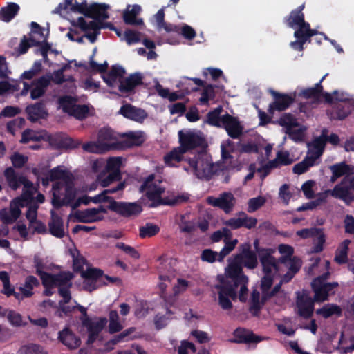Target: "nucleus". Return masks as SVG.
Instances as JSON below:
<instances>
[{
	"mask_svg": "<svg viewBox=\"0 0 354 354\" xmlns=\"http://www.w3.org/2000/svg\"><path fill=\"white\" fill-rule=\"evenodd\" d=\"M199 179L209 180L214 175V165L204 151L185 159Z\"/></svg>",
	"mask_w": 354,
	"mask_h": 354,
	"instance_id": "obj_2",
	"label": "nucleus"
},
{
	"mask_svg": "<svg viewBox=\"0 0 354 354\" xmlns=\"http://www.w3.org/2000/svg\"><path fill=\"white\" fill-rule=\"evenodd\" d=\"M239 253L234 255L240 258V262L248 269H254L258 265L257 257L255 252L251 250V245L248 243L241 244L239 246Z\"/></svg>",
	"mask_w": 354,
	"mask_h": 354,
	"instance_id": "obj_12",
	"label": "nucleus"
},
{
	"mask_svg": "<svg viewBox=\"0 0 354 354\" xmlns=\"http://www.w3.org/2000/svg\"><path fill=\"white\" fill-rule=\"evenodd\" d=\"M327 76V74L324 75L319 82L317 84H315V86L307 88L302 89L299 93V95L300 97H303L305 99H315L318 100L322 95L323 93V86L322 85V82Z\"/></svg>",
	"mask_w": 354,
	"mask_h": 354,
	"instance_id": "obj_30",
	"label": "nucleus"
},
{
	"mask_svg": "<svg viewBox=\"0 0 354 354\" xmlns=\"http://www.w3.org/2000/svg\"><path fill=\"white\" fill-rule=\"evenodd\" d=\"M122 176L119 169L111 171L101 180V185L103 187H108L112 183L120 180Z\"/></svg>",
	"mask_w": 354,
	"mask_h": 354,
	"instance_id": "obj_57",
	"label": "nucleus"
},
{
	"mask_svg": "<svg viewBox=\"0 0 354 354\" xmlns=\"http://www.w3.org/2000/svg\"><path fill=\"white\" fill-rule=\"evenodd\" d=\"M58 340L70 350L77 349L81 344L80 337L76 335L69 327L59 331Z\"/></svg>",
	"mask_w": 354,
	"mask_h": 354,
	"instance_id": "obj_19",
	"label": "nucleus"
},
{
	"mask_svg": "<svg viewBox=\"0 0 354 354\" xmlns=\"http://www.w3.org/2000/svg\"><path fill=\"white\" fill-rule=\"evenodd\" d=\"M178 31L171 32L170 38L167 39V42L170 44H177L179 43V37L183 35L185 39L191 40L196 37V32L190 26L184 24L182 27L177 25Z\"/></svg>",
	"mask_w": 354,
	"mask_h": 354,
	"instance_id": "obj_24",
	"label": "nucleus"
},
{
	"mask_svg": "<svg viewBox=\"0 0 354 354\" xmlns=\"http://www.w3.org/2000/svg\"><path fill=\"white\" fill-rule=\"evenodd\" d=\"M178 138L180 147L185 153L197 147L205 149L207 146V142L203 136L190 131L187 132H183L182 130L179 131Z\"/></svg>",
	"mask_w": 354,
	"mask_h": 354,
	"instance_id": "obj_5",
	"label": "nucleus"
},
{
	"mask_svg": "<svg viewBox=\"0 0 354 354\" xmlns=\"http://www.w3.org/2000/svg\"><path fill=\"white\" fill-rule=\"evenodd\" d=\"M140 191L141 192H145V195L147 198L152 202L149 205L151 207H155L161 205H165L167 203V198H162L161 195L165 192V188L156 185L149 184L148 180H145L140 186Z\"/></svg>",
	"mask_w": 354,
	"mask_h": 354,
	"instance_id": "obj_7",
	"label": "nucleus"
},
{
	"mask_svg": "<svg viewBox=\"0 0 354 354\" xmlns=\"http://www.w3.org/2000/svg\"><path fill=\"white\" fill-rule=\"evenodd\" d=\"M263 304L261 299L260 300V294L259 291L254 290L251 294V301L249 310L254 317H257L259 316Z\"/></svg>",
	"mask_w": 354,
	"mask_h": 354,
	"instance_id": "obj_40",
	"label": "nucleus"
},
{
	"mask_svg": "<svg viewBox=\"0 0 354 354\" xmlns=\"http://www.w3.org/2000/svg\"><path fill=\"white\" fill-rule=\"evenodd\" d=\"M154 17L158 31L160 32L163 30L168 34H170L171 32L178 31L177 25L165 21V10L163 8L160 9Z\"/></svg>",
	"mask_w": 354,
	"mask_h": 354,
	"instance_id": "obj_29",
	"label": "nucleus"
},
{
	"mask_svg": "<svg viewBox=\"0 0 354 354\" xmlns=\"http://www.w3.org/2000/svg\"><path fill=\"white\" fill-rule=\"evenodd\" d=\"M71 255L73 258V266L75 272L82 273L84 266L85 264V259L80 255V252L77 249L70 250Z\"/></svg>",
	"mask_w": 354,
	"mask_h": 354,
	"instance_id": "obj_43",
	"label": "nucleus"
},
{
	"mask_svg": "<svg viewBox=\"0 0 354 354\" xmlns=\"http://www.w3.org/2000/svg\"><path fill=\"white\" fill-rule=\"evenodd\" d=\"M184 153L185 152L180 146L174 148L164 156V162L169 167H175L176 163H178L183 160Z\"/></svg>",
	"mask_w": 354,
	"mask_h": 354,
	"instance_id": "obj_33",
	"label": "nucleus"
},
{
	"mask_svg": "<svg viewBox=\"0 0 354 354\" xmlns=\"http://www.w3.org/2000/svg\"><path fill=\"white\" fill-rule=\"evenodd\" d=\"M77 26L84 32L88 30H92L93 32H100L101 29L100 24L98 21L94 20L87 23L83 17L77 18Z\"/></svg>",
	"mask_w": 354,
	"mask_h": 354,
	"instance_id": "obj_45",
	"label": "nucleus"
},
{
	"mask_svg": "<svg viewBox=\"0 0 354 354\" xmlns=\"http://www.w3.org/2000/svg\"><path fill=\"white\" fill-rule=\"evenodd\" d=\"M81 144L80 140H75L70 137L63 138L58 142V145L60 148L66 149H77Z\"/></svg>",
	"mask_w": 354,
	"mask_h": 354,
	"instance_id": "obj_55",
	"label": "nucleus"
},
{
	"mask_svg": "<svg viewBox=\"0 0 354 354\" xmlns=\"http://www.w3.org/2000/svg\"><path fill=\"white\" fill-rule=\"evenodd\" d=\"M160 231L157 225L147 223L145 226L140 227L139 234L141 238L152 237L156 235Z\"/></svg>",
	"mask_w": 354,
	"mask_h": 354,
	"instance_id": "obj_49",
	"label": "nucleus"
},
{
	"mask_svg": "<svg viewBox=\"0 0 354 354\" xmlns=\"http://www.w3.org/2000/svg\"><path fill=\"white\" fill-rule=\"evenodd\" d=\"M279 252L283 254L280 258L281 263H285L287 259L292 258L294 253V249L292 246L286 244H281L279 245Z\"/></svg>",
	"mask_w": 354,
	"mask_h": 354,
	"instance_id": "obj_64",
	"label": "nucleus"
},
{
	"mask_svg": "<svg viewBox=\"0 0 354 354\" xmlns=\"http://www.w3.org/2000/svg\"><path fill=\"white\" fill-rule=\"evenodd\" d=\"M28 157L19 152H15L10 156V160L13 168L21 169L28 162Z\"/></svg>",
	"mask_w": 354,
	"mask_h": 354,
	"instance_id": "obj_52",
	"label": "nucleus"
},
{
	"mask_svg": "<svg viewBox=\"0 0 354 354\" xmlns=\"http://www.w3.org/2000/svg\"><path fill=\"white\" fill-rule=\"evenodd\" d=\"M127 139L113 143V149H124L133 147L141 146L145 142V138L141 132H129L123 134Z\"/></svg>",
	"mask_w": 354,
	"mask_h": 354,
	"instance_id": "obj_13",
	"label": "nucleus"
},
{
	"mask_svg": "<svg viewBox=\"0 0 354 354\" xmlns=\"http://www.w3.org/2000/svg\"><path fill=\"white\" fill-rule=\"evenodd\" d=\"M274 101L270 104L268 111L270 114L273 115L276 111H283L286 110L295 101V95H293L281 93L272 90L270 91Z\"/></svg>",
	"mask_w": 354,
	"mask_h": 354,
	"instance_id": "obj_8",
	"label": "nucleus"
},
{
	"mask_svg": "<svg viewBox=\"0 0 354 354\" xmlns=\"http://www.w3.org/2000/svg\"><path fill=\"white\" fill-rule=\"evenodd\" d=\"M223 111V107L218 106L214 110L210 111L207 115V122L209 124L217 127H221V113Z\"/></svg>",
	"mask_w": 354,
	"mask_h": 354,
	"instance_id": "obj_42",
	"label": "nucleus"
},
{
	"mask_svg": "<svg viewBox=\"0 0 354 354\" xmlns=\"http://www.w3.org/2000/svg\"><path fill=\"white\" fill-rule=\"evenodd\" d=\"M3 176L8 184V186L12 190L18 189L21 185L28 187L32 185V182L30 181L26 176L22 174H18L13 167H7L3 171Z\"/></svg>",
	"mask_w": 354,
	"mask_h": 354,
	"instance_id": "obj_10",
	"label": "nucleus"
},
{
	"mask_svg": "<svg viewBox=\"0 0 354 354\" xmlns=\"http://www.w3.org/2000/svg\"><path fill=\"white\" fill-rule=\"evenodd\" d=\"M84 151L89 153H100L106 151L113 149L112 144H102L95 142H88L82 145Z\"/></svg>",
	"mask_w": 354,
	"mask_h": 354,
	"instance_id": "obj_34",
	"label": "nucleus"
},
{
	"mask_svg": "<svg viewBox=\"0 0 354 354\" xmlns=\"http://www.w3.org/2000/svg\"><path fill=\"white\" fill-rule=\"evenodd\" d=\"M238 216H241V221L243 222V227L251 230L254 228L257 224V219L256 218L249 216L244 212H239Z\"/></svg>",
	"mask_w": 354,
	"mask_h": 354,
	"instance_id": "obj_60",
	"label": "nucleus"
},
{
	"mask_svg": "<svg viewBox=\"0 0 354 354\" xmlns=\"http://www.w3.org/2000/svg\"><path fill=\"white\" fill-rule=\"evenodd\" d=\"M224 243L225 245L219 252L218 258H217V261L218 262L223 261L225 257L235 248L236 244L238 243V240L236 239L232 241L224 240Z\"/></svg>",
	"mask_w": 354,
	"mask_h": 354,
	"instance_id": "obj_51",
	"label": "nucleus"
},
{
	"mask_svg": "<svg viewBox=\"0 0 354 354\" xmlns=\"http://www.w3.org/2000/svg\"><path fill=\"white\" fill-rule=\"evenodd\" d=\"M317 156H310L306 157L301 162L295 165L292 171L297 174H302L315 165Z\"/></svg>",
	"mask_w": 354,
	"mask_h": 354,
	"instance_id": "obj_39",
	"label": "nucleus"
},
{
	"mask_svg": "<svg viewBox=\"0 0 354 354\" xmlns=\"http://www.w3.org/2000/svg\"><path fill=\"white\" fill-rule=\"evenodd\" d=\"M330 169L332 171V176L330 181L335 183L339 178L345 176H349L353 172V168L351 165L346 163V162H341L339 163L334 164L330 166Z\"/></svg>",
	"mask_w": 354,
	"mask_h": 354,
	"instance_id": "obj_27",
	"label": "nucleus"
},
{
	"mask_svg": "<svg viewBox=\"0 0 354 354\" xmlns=\"http://www.w3.org/2000/svg\"><path fill=\"white\" fill-rule=\"evenodd\" d=\"M354 176H344L340 183L336 185L330 191V195L336 198L342 200L346 205L354 201Z\"/></svg>",
	"mask_w": 354,
	"mask_h": 354,
	"instance_id": "obj_3",
	"label": "nucleus"
},
{
	"mask_svg": "<svg viewBox=\"0 0 354 354\" xmlns=\"http://www.w3.org/2000/svg\"><path fill=\"white\" fill-rule=\"evenodd\" d=\"M219 252L212 250V249H205L202 251L201 259L204 262L214 263L218 258Z\"/></svg>",
	"mask_w": 354,
	"mask_h": 354,
	"instance_id": "obj_61",
	"label": "nucleus"
},
{
	"mask_svg": "<svg viewBox=\"0 0 354 354\" xmlns=\"http://www.w3.org/2000/svg\"><path fill=\"white\" fill-rule=\"evenodd\" d=\"M117 248L124 251L126 254H129L131 257L138 259L140 257L139 252L133 247L125 244L123 242H118L115 245Z\"/></svg>",
	"mask_w": 354,
	"mask_h": 354,
	"instance_id": "obj_62",
	"label": "nucleus"
},
{
	"mask_svg": "<svg viewBox=\"0 0 354 354\" xmlns=\"http://www.w3.org/2000/svg\"><path fill=\"white\" fill-rule=\"evenodd\" d=\"M109 8V6L106 3H93L88 6V11L86 14L84 13V16L101 22L109 18L107 12Z\"/></svg>",
	"mask_w": 354,
	"mask_h": 354,
	"instance_id": "obj_18",
	"label": "nucleus"
},
{
	"mask_svg": "<svg viewBox=\"0 0 354 354\" xmlns=\"http://www.w3.org/2000/svg\"><path fill=\"white\" fill-rule=\"evenodd\" d=\"M234 339L232 342L236 344H257L263 340V337L255 335L252 330L239 327L233 333Z\"/></svg>",
	"mask_w": 354,
	"mask_h": 354,
	"instance_id": "obj_15",
	"label": "nucleus"
},
{
	"mask_svg": "<svg viewBox=\"0 0 354 354\" xmlns=\"http://www.w3.org/2000/svg\"><path fill=\"white\" fill-rule=\"evenodd\" d=\"M39 286L40 283L37 277L32 275L27 276L25 278L24 286L19 288L20 291L19 297V301L25 298L31 297L34 295V288H37Z\"/></svg>",
	"mask_w": 354,
	"mask_h": 354,
	"instance_id": "obj_25",
	"label": "nucleus"
},
{
	"mask_svg": "<svg viewBox=\"0 0 354 354\" xmlns=\"http://www.w3.org/2000/svg\"><path fill=\"white\" fill-rule=\"evenodd\" d=\"M48 174H49V179H50L51 181L61 179L66 180L68 178L67 172L59 167H55L50 169Z\"/></svg>",
	"mask_w": 354,
	"mask_h": 354,
	"instance_id": "obj_63",
	"label": "nucleus"
},
{
	"mask_svg": "<svg viewBox=\"0 0 354 354\" xmlns=\"http://www.w3.org/2000/svg\"><path fill=\"white\" fill-rule=\"evenodd\" d=\"M338 286L337 282L323 283L321 277L315 278L311 283V288L315 293L314 300L316 302L327 301L329 295L335 293V289Z\"/></svg>",
	"mask_w": 354,
	"mask_h": 354,
	"instance_id": "obj_4",
	"label": "nucleus"
},
{
	"mask_svg": "<svg viewBox=\"0 0 354 354\" xmlns=\"http://www.w3.org/2000/svg\"><path fill=\"white\" fill-rule=\"evenodd\" d=\"M73 274L70 272H61L54 274L55 286L64 287L71 283Z\"/></svg>",
	"mask_w": 354,
	"mask_h": 354,
	"instance_id": "obj_44",
	"label": "nucleus"
},
{
	"mask_svg": "<svg viewBox=\"0 0 354 354\" xmlns=\"http://www.w3.org/2000/svg\"><path fill=\"white\" fill-rule=\"evenodd\" d=\"M239 257H233L232 260L229 263L226 270L227 279L226 280L234 282L236 285L240 281H246L248 278L244 274L242 268V263L240 262Z\"/></svg>",
	"mask_w": 354,
	"mask_h": 354,
	"instance_id": "obj_14",
	"label": "nucleus"
},
{
	"mask_svg": "<svg viewBox=\"0 0 354 354\" xmlns=\"http://www.w3.org/2000/svg\"><path fill=\"white\" fill-rule=\"evenodd\" d=\"M215 88H216V86L213 84H205L203 86L201 97L199 99L201 104H207L210 100H213L215 97Z\"/></svg>",
	"mask_w": 354,
	"mask_h": 354,
	"instance_id": "obj_47",
	"label": "nucleus"
},
{
	"mask_svg": "<svg viewBox=\"0 0 354 354\" xmlns=\"http://www.w3.org/2000/svg\"><path fill=\"white\" fill-rule=\"evenodd\" d=\"M316 313L327 319L333 315L340 316L342 315V308L337 304H328L317 309Z\"/></svg>",
	"mask_w": 354,
	"mask_h": 354,
	"instance_id": "obj_38",
	"label": "nucleus"
},
{
	"mask_svg": "<svg viewBox=\"0 0 354 354\" xmlns=\"http://www.w3.org/2000/svg\"><path fill=\"white\" fill-rule=\"evenodd\" d=\"M88 114V108L86 105L75 104L69 115L73 116L77 120L85 119Z\"/></svg>",
	"mask_w": 354,
	"mask_h": 354,
	"instance_id": "obj_54",
	"label": "nucleus"
},
{
	"mask_svg": "<svg viewBox=\"0 0 354 354\" xmlns=\"http://www.w3.org/2000/svg\"><path fill=\"white\" fill-rule=\"evenodd\" d=\"M215 288L218 290V295L222 294L223 296L230 297L233 300H235L237 297L234 282L223 279L220 284L215 286Z\"/></svg>",
	"mask_w": 354,
	"mask_h": 354,
	"instance_id": "obj_31",
	"label": "nucleus"
},
{
	"mask_svg": "<svg viewBox=\"0 0 354 354\" xmlns=\"http://www.w3.org/2000/svg\"><path fill=\"white\" fill-rule=\"evenodd\" d=\"M106 324L107 319L106 317H100L97 322H93L92 321L84 327L86 328L88 333L99 336V334L104 329Z\"/></svg>",
	"mask_w": 354,
	"mask_h": 354,
	"instance_id": "obj_41",
	"label": "nucleus"
},
{
	"mask_svg": "<svg viewBox=\"0 0 354 354\" xmlns=\"http://www.w3.org/2000/svg\"><path fill=\"white\" fill-rule=\"evenodd\" d=\"M281 127L286 128V130L290 131V129L298 127L299 126L297 120L293 114L290 113H283L276 122Z\"/></svg>",
	"mask_w": 354,
	"mask_h": 354,
	"instance_id": "obj_37",
	"label": "nucleus"
},
{
	"mask_svg": "<svg viewBox=\"0 0 354 354\" xmlns=\"http://www.w3.org/2000/svg\"><path fill=\"white\" fill-rule=\"evenodd\" d=\"M37 46L39 48L35 50V54L37 55H41L43 57L44 62H48L49 59L48 57V53L50 50V44L46 40H44L43 41H40V44Z\"/></svg>",
	"mask_w": 354,
	"mask_h": 354,
	"instance_id": "obj_56",
	"label": "nucleus"
},
{
	"mask_svg": "<svg viewBox=\"0 0 354 354\" xmlns=\"http://www.w3.org/2000/svg\"><path fill=\"white\" fill-rule=\"evenodd\" d=\"M50 233L57 238L64 236V223L62 218L54 212L51 214V221L48 223Z\"/></svg>",
	"mask_w": 354,
	"mask_h": 354,
	"instance_id": "obj_28",
	"label": "nucleus"
},
{
	"mask_svg": "<svg viewBox=\"0 0 354 354\" xmlns=\"http://www.w3.org/2000/svg\"><path fill=\"white\" fill-rule=\"evenodd\" d=\"M107 208L117 214L131 218L138 216L142 211V206L138 203L112 201Z\"/></svg>",
	"mask_w": 354,
	"mask_h": 354,
	"instance_id": "obj_6",
	"label": "nucleus"
},
{
	"mask_svg": "<svg viewBox=\"0 0 354 354\" xmlns=\"http://www.w3.org/2000/svg\"><path fill=\"white\" fill-rule=\"evenodd\" d=\"M142 84V75L140 73H135L125 79L122 78L118 85V90L122 93L128 94L133 92L136 86Z\"/></svg>",
	"mask_w": 354,
	"mask_h": 354,
	"instance_id": "obj_20",
	"label": "nucleus"
},
{
	"mask_svg": "<svg viewBox=\"0 0 354 354\" xmlns=\"http://www.w3.org/2000/svg\"><path fill=\"white\" fill-rule=\"evenodd\" d=\"M59 104L63 112L70 115L75 105V102L73 97L65 95L59 99Z\"/></svg>",
	"mask_w": 354,
	"mask_h": 354,
	"instance_id": "obj_50",
	"label": "nucleus"
},
{
	"mask_svg": "<svg viewBox=\"0 0 354 354\" xmlns=\"http://www.w3.org/2000/svg\"><path fill=\"white\" fill-rule=\"evenodd\" d=\"M315 301L314 298L312 299L307 295H298L297 299L298 315L306 319L310 318L313 315Z\"/></svg>",
	"mask_w": 354,
	"mask_h": 354,
	"instance_id": "obj_17",
	"label": "nucleus"
},
{
	"mask_svg": "<svg viewBox=\"0 0 354 354\" xmlns=\"http://www.w3.org/2000/svg\"><path fill=\"white\" fill-rule=\"evenodd\" d=\"M305 3L291 10L290 14L283 18V22L291 28L295 29L294 37L297 39L291 41L290 47L297 51H302L304 45L308 42L311 43L312 37L318 34V30L312 29L308 22L305 21V15L303 10Z\"/></svg>",
	"mask_w": 354,
	"mask_h": 354,
	"instance_id": "obj_1",
	"label": "nucleus"
},
{
	"mask_svg": "<svg viewBox=\"0 0 354 354\" xmlns=\"http://www.w3.org/2000/svg\"><path fill=\"white\" fill-rule=\"evenodd\" d=\"M96 50V48L93 49V55L89 57V66L88 68H86V70L94 73H104L107 70L108 64L106 62H105L104 64H100L93 60V57L95 55Z\"/></svg>",
	"mask_w": 354,
	"mask_h": 354,
	"instance_id": "obj_46",
	"label": "nucleus"
},
{
	"mask_svg": "<svg viewBox=\"0 0 354 354\" xmlns=\"http://www.w3.org/2000/svg\"><path fill=\"white\" fill-rule=\"evenodd\" d=\"M119 113L124 118L136 122H142L147 117V114L144 109L137 108L131 104L122 106Z\"/></svg>",
	"mask_w": 354,
	"mask_h": 354,
	"instance_id": "obj_22",
	"label": "nucleus"
},
{
	"mask_svg": "<svg viewBox=\"0 0 354 354\" xmlns=\"http://www.w3.org/2000/svg\"><path fill=\"white\" fill-rule=\"evenodd\" d=\"M117 142L115 132L110 128L101 129L97 134V142L102 144H112Z\"/></svg>",
	"mask_w": 354,
	"mask_h": 354,
	"instance_id": "obj_36",
	"label": "nucleus"
},
{
	"mask_svg": "<svg viewBox=\"0 0 354 354\" xmlns=\"http://www.w3.org/2000/svg\"><path fill=\"white\" fill-rule=\"evenodd\" d=\"M259 260L262 266L263 274H274L278 272L279 266L270 250H261L259 251Z\"/></svg>",
	"mask_w": 354,
	"mask_h": 354,
	"instance_id": "obj_16",
	"label": "nucleus"
},
{
	"mask_svg": "<svg viewBox=\"0 0 354 354\" xmlns=\"http://www.w3.org/2000/svg\"><path fill=\"white\" fill-rule=\"evenodd\" d=\"M315 235H317V237L316 240H315L312 251L315 253H319L324 250V244L326 241V237L320 229H315Z\"/></svg>",
	"mask_w": 354,
	"mask_h": 354,
	"instance_id": "obj_53",
	"label": "nucleus"
},
{
	"mask_svg": "<svg viewBox=\"0 0 354 354\" xmlns=\"http://www.w3.org/2000/svg\"><path fill=\"white\" fill-rule=\"evenodd\" d=\"M39 44V41L33 38L28 39L26 35H24L17 48V52L19 55H24L27 53L30 47L37 46Z\"/></svg>",
	"mask_w": 354,
	"mask_h": 354,
	"instance_id": "obj_48",
	"label": "nucleus"
},
{
	"mask_svg": "<svg viewBox=\"0 0 354 354\" xmlns=\"http://www.w3.org/2000/svg\"><path fill=\"white\" fill-rule=\"evenodd\" d=\"M125 70L120 66H112L109 72L102 75L104 82L111 88L118 87L120 81H122Z\"/></svg>",
	"mask_w": 354,
	"mask_h": 354,
	"instance_id": "obj_21",
	"label": "nucleus"
},
{
	"mask_svg": "<svg viewBox=\"0 0 354 354\" xmlns=\"http://www.w3.org/2000/svg\"><path fill=\"white\" fill-rule=\"evenodd\" d=\"M104 272L98 268H88L86 271H82L81 276L84 279V283L88 284L90 281H95L101 285Z\"/></svg>",
	"mask_w": 354,
	"mask_h": 354,
	"instance_id": "obj_35",
	"label": "nucleus"
},
{
	"mask_svg": "<svg viewBox=\"0 0 354 354\" xmlns=\"http://www.w3.org/2000/svg\"><path fill=\"white\" fill-rule=\"evenodd\" d=\"M26 112L28 115V119L33 122H37L39 119H44L48 115L45 104L42 102L28 105L26 108Z\"/></svg>",
	"mask_w": 354,
	"mask_h": 354,
	"instance_id": "obj_23",
	"label": "nucleus"
},
{
	"mask_svg": "<svg viewBox=\"0 0 354 354\" xmlns=\"http://www.w3.org/2000/svg\"><path fill=\"white\" fill-rule=\"evenodd\" d=\"M266 203V199L263 196H258L250 198L248 202V212L252 213L261 207H262Z\"/></svg>",
	"mask_w": 354,
	"mask_h": 354,
	"instance_id": "obj_59",
	"label": "nucleus"
},
{
	"mask_svg": "<svg viewBox=\"0 0 354 354\" xmlns=\"http://www.w3.org/2000/svg\"><path fill=\"white\" fill-rule=\"evenodd\" d=\"M221 127H223L230 138L237 139L242 135L243 127L240 122L228 113L221 116Z\"/></svg>",
	"mask_w": 354,
	"mask_h": 354,
	"instance_id": "obj_11",
	"label": "nucleus"
},
{
	"mask_svg": "<svg viewBox=\"0 0 354 354\" xmlns=\"http://www.w3.org/2000/svg\"><path fill=\"white\" fill-rule=\"evenodd\" d=\"M149 312V303L145 300L137 301L135 309V316L137 317H145Z\"/></svg>",
	"mask_w": 354,
	"mask_h": 354,
	"instance_id": "obj_58",
	"label": "nucleus"
},
{
	"mask_svg": "<svg viewBox=\"0 0 354 354\" xmlns=\"http://www.w3.org/2000/svg\"><path fill=\"white\" fill-rule=\"evenodd\" d=\"M131 6L129 5L127 9L125 10L122 15L124 22L128 25L132 26H141L144 24L143 19L141 18H137V15L141 11L140 6L135 4L132 6L131 10L129 8Z\"/></svg>",
	"mask_w": 354,
	"mask_h": 354,
	"instance_id": "obj_26",
	"label": "nucleus"
},
{
	"mask_svg": "<svg viewBox=\"0 0 354 354\" xmlns=\"http://www.w3.org/2000/svg\"><path fill=\"white\" fill-rule=\"evenodd\" d=\"M20 10L19 6L13 2L8 3L0 10V19L5 22H9L17 15Z\"/></svg>",
	"mask_w": 354,
	"mask_h": 354,
	"instance_id": "obj_32",
	"label": "nucleus"
},
{
	"mask_svg": "<svg viewBox=\"0 0 354 354\" xmlns=\"http://www.w3.org/2000/svg\"><path fill=\"white\" fill-rule=\"evenodd\" d=\"M209 205L218 207L226 214H230L236 204V198L231 192H223L218 197L209 196L207 198Z\"/></svg>",
	"mask_w": 354,
	"mask_h": 354,
	"instance_id": "obj_9",
	"label": "nucleus"
}]
</instances>
